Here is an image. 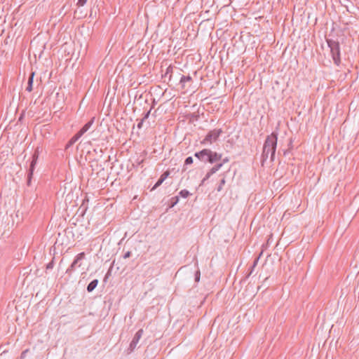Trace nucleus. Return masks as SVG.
I'll list each match as a JSON object with an SVG mask.
<instances>
[{"label": "nucleus", "mask_w": 359, "mask_h": 359, "mask_svg": "<svg viewBox=\"0 0 359 359\" xmlns=\"http://www.w3.org/2000/svg\"><path fill=\"white\" fill-rule=\"evenodd\" d=\"M98 280L94 279L87 285L86 290L88 292H92L95 288L97 286Z\"/></svg>", "instance_id": "obj_13"}, {"label": "nucleus", "mask_w": 359, "mask_h": 359, "mask_svg": "<svg viewBox=\"0 0 359 359\" xmlns=\"http://www.w3.org/2000/svg\"><path fill=\"white\" fill-rule=\"evenodd\" d=\"M221 160H222V162H221V163H223V165H224V163H228V162L229 161V157H225V158H222V159H221Z\"/></svg>", "instance_id": "obj_32"}, {"label": "nucleus", "mask_w": 359, "mask_h": 359, "mask_svg": "<svg viewBox=\"0 0 359 359\" xmlns=\"http://www.w3.org/2000/svg\"><path fill=\"white\" fill-rule=\"evenodd\" d=\"M225 182H226V181H225V179H224V178H223V179H222V180H221V181H220V182H219V186H218V187H217V190L218 191H220L222 189V187H223V186L224 185Z\"/></svg>", "instance_id": "obj_25"}, {"label": "nucleus", "mask_w": 359, "mask_h": 359, "mask_svg": "<svg viewBox=\"0 0 359 359\" xmlns=\"http://www.w3.org/2000/svg\"><path fill=\"white\" fill-rule=\"evenodd\" d=\"M34 76V72H32L29 76L28 81H27V86L26 88V90L28 92H31L32 90Z\"/></svg>", "instance_id": "obj_12"}, {"label": "nucleus", "mask_w": 359, "mask_h": 359, "mask_svg": "<svg viewBox=\"0 0 359 359\" xmlns=\"http://www.w3.org/2000/svg\"><path fill=\"white\" fill-rule=\"evenodd\" d=\"M143 334V330H139L135 334L128 348V353L133 352L137 347V345Z\"/></svg>", "instance_id": "obj_7"}, {"label": "nucleus", "mask_w": 359, "mask_h": 359, "mask_svg": "<svg viewBox=\"0 0 359 359\" xmlns=\"http://www.w3.org/2000/svg\"><path fill=\"white\" fill-rule=\"evenodd\" d=\"M87 0H78L76 5L78 6H83L86 4Z\"/></svg>", "instance_id": "obj_28"}, {"label": "nucleus", "mask_w": 359, "mask_h": 359, "mask_svg": "<svg viewBox=\"0 0 359 359\" xmlns=\"http://www.w3.org/2000/svg\"><path fill=\"white\" fill-rule=\"evenodd\" d=\"M81 137V136L76 133L68 142L67 144L66 147H69L72 145H73L76 141L79 140V139Z\"/></svg>", "instance_id": "obj_15"}, {"label": "nucleus", "mask_w": 359, "mask_h": 359, "mask_svg": "<svg viewBox=\"0 0 359 359\" xmlns=\"http://www.w3.org/2000/svg\"><path fill=\"white\" fill-rule=\"evenodd\" d=\"M170 174V172L169 170L165 171L161 175L160 178L156 182L154 186L151 188V191H154L156 189H157L159 186H161L162 184V183L169 177Z\"/></svg>", "instance_id": "obj_8"}, {"label": "nucleus", "mask_w": 359, "mask_h": 359, "mask_svg": "<svg viewBox=\"0 0 359 359\" xmlns=\"http://www.w3.org/2000/svg\"><path fill=\"white\" fill-rule=\"evenodd\" d=\"M215 172H211V169L207 172V174L205 175V177L203 179L202 182H201V184H203L205 183V182L206 180H208L211 175H212L213 174H215Z\"/></svg>", "instance_id": "obj_18"}, {"label": "nucleus", "mask_w": 359, "mask_h": 359, "mask_svg": "<svg viewBox=\"0 0 359 359\" xmlns=\"http://www.w3.org/2000/svg\"><path fill=\"white\" fill-rule=\"evenodd\" d=\"M144 122V119H140V121L138 122V123L137 125V127L138 129H141L142 128Z\"/></svg>", "instance_id": "obj_29"}, {"label": "nucleus", "mask_w": 359, "mask_h": 359, "mask_svg": "<svg viewBox=\"0 0 359 359\" xmlns=\"http://www.w3.org/2000/svg\"><path fill=\"white\" fill-rule=\"evenodd\" d=\"M151 111V108H150L149 111H147L146 113L144 114V116L142 119H144V121L147 120L150 115Z\"/></svg>", "instance_id": "obj_26"}, {"label": "nucleus", "mask_w": 359, "mask_h": 359, "mask_svg": "<svg viewBox=\"0 0 359 359\" xmlns=\"http://www.w3.org/2000/svg\"><path fill=\"white\" fill-rule=\"evenodd\" d=\"M326 42L327 43L328 47L330 48V53L334 63L337 66H339L341 64V51L340 44L339 41L327 39H326Z\"/></svg>", "instance_id": "obj_3"}, {"label": "nucleus", "mask_w": 359, "mask_h": 359, "mask_svg": "<svg viewBox=\"0 0 359 359\" xmlns=\"http://www.w3.org/2000/svg\"><path fill=\"white\" fill-rule=\"evenodd\" d=\"M27 353L28 350L23 351L20 355V359H24L26 357Z\"/></svg>", "instance_id": "obj_30"}, {"label": "nucleus", "mask_w": 359, "mask_h": 359, "mask_svg": "<svg viewBox=\"0 0 359 359\" xmlns=\"http://www.w3.org/2000/svg\"><path fill=\"white\" fill-rule=\"evenodd\" d=\"M191 194L187 189H182L180 191L179 195L182 198H187Z\"/></svg>", "instance_id": "obj_17"}, {"label": "nucleus", "mask_w": 359, "mask_h": 359, "mask_svg": "<svg viewBox=\"0 0 359 359\" xmlns=\"http://www.w3.org/2000/svg\"><path fill=\"white\" fill-rule=\"evenodd\" d=\"M155 104H156V102H155V100H154L153 104H152V106H151V109H152V108H154V107Z\"/></svg>", "instance_id": "obj_34"}, {"label": "nucleus", "mask_w": 359, "mask_h": 359, "mask_svg": "<svg viewBox=\"0 0 359 359\" xmlns=\"http://www.w3.org/2000/svg\"><path fill=\"white\" fill-rule=\"evenodd\" d=\"M278 142V133L273 132L268 135L264 141L263 151L262 154V164L268 158L270 155V160L273 162L275 159V154Z\"/></svg>", "instance_id": "obj_1"}, {"label": "nucleus", "mask_w": 359, "mask_h": 359, "mask_svg": "<svg viewBox=\"0 0 359 359\" xmlns=\"http://www.w3.org/2000/svg\"><path fill=\"white\" fill-rule=\"evenodd\" d=\"M179 201V197L178 196H175V197H172V199H171V205L170 207H173L175 206Z\"/></svg>", "instance_id": "obj_22"}, {"label": "nucleus", "mask_w": 359, "mask_h": 359, "mask_svg": "<svg viewBox=\"0 0 359 359\" xmlns=\"http://www.w3.org/2000/svg\"><path fill=\"white\" fill-rule=\"evenodd\" d=\"M194 156L201 162L213 164L221 161L222 154L213 151L209 149H203L200 151L196 152Z\"/></svg>", "instance_id": "obj_2"}, {"label": "nucleus", "mask_w": 359, "mask_h": 359, "mask_svg": "<svg viewBox=\"0 0 359 359\" xmlns=\"http://www.w3.org/2000/svg\"><path fill=\"white\" fill-rule=\"evenodd\" d=\"M222 166H223V163H216L211 168V172H215L216 173Z\"/></svg>", "instance_id": "obj_16"}, {"label": "nucleus", "mask_w": 359, "mask_h": 359, "mask_svg": "<svg viewBox=\"0 0 359 359\" xmlns=\"http://www.w3.org/2000/svg\"><path fill=\"white\" fill-rule=\"evenodd\" d=\"M200 277H201V272H200V270H199V269H198V270L196 271L195 274H194V279H195V281H196V283L199 282V280H200Z\"/></svg>", "instance_id": "obj_23"}, {"label": "nucleus", "mask_w": 359, "mask_h": 359, "mask_svg": "<svg viewBox=\"0 0 359 359\" xmlns=\"http://www.w3.org/2000/svg\"><path fill=\"white\" fill-rule=\"evenodd\" d=\"M215 172H211V169L207 172V174L205 175V177L203 179L202 182H201V184H203L205 183V182L206 180H208L211 175H212L213 174H215Z\"/></svg>", "instance_id": "obj_19"}, {"label": "nucleus", "mask_w": 359, "mask_h": 359, "mask_svg": "<svg viewBox=\"0 0 359 359\" xmlns=\"http://www.w3.org/2000/svg\"><path fill=\"white\" fill-rule=\"evenodd\" d=\"M172 72L173 67L172 65L168 66L164 74L162 75L163 79H165V78L168 76V81H170L172 77Z\"/></svg>", "instance_id": "obj_10"}, {"label": "nucleus", "mask_w": 359, "mask_h": 359, "mask_svg": "<svg viewBox=\"0 0 359 359\" xmlns=\"http://www.w3.org/2000/svg\"><path fill=\"white\" fill-rule=\"evenodd\" d=\"M54 267L53 259L46 265V269H52Z\"/></svg>", "instance_id": "obj_27"}, {"label": "nucleus", "mask_w": 359, "mask_h": 359, "mask_svg": "<svg viewBox=\"0 0 359 359\" xmlns=\"http://www.w3.org/2000/svg\"><path fill=\"white\" fill-rule=\"evenodd\" d=\"M193 163V158L191 156H189L186 158L184 161V165H188Z\"/></svg>", "instance_id": "obj_24"}, {"label": "nucleus", "mask_w": 359, "mask_h": 359, "mask_svg": "<svg viewBox=\"0 0 359 359\" xmlns=\"http://www.w3.org/2000/svg\"><path fill=\"white\" fill-rule=\"evenodd\" d=\"M289 153H290V149H287V150L284 151L283 154H284V156H286V155H287Z\"/></svg>", "instance_id": "obj_33"}, {"label": "nucleus", "mask_w": 359, "mask_h": 359, "mask_svg": "<svg viewBox=\"0 0 359 359\" xmlns=\"http://www.w3.org/2000/svg\"><path fill=\"white\" fill-rule=\"evenodd\" d=\"M215 172H211V169L207 172V174L205 175V177L203 179L202 182H201V184H203L205 183V182L206 180H208L211 175H212L213 174H215Z\"/></svg>", "instance_id": "obj_20"}, {"label": "nucleus", "mask_w": 359, "mask_h": 359, "mask_svg": "<svg viewBox=\"0 0 359 359\" xmlns=\"http://www.w3.org/2000/svg\"><path fill=\"white\" fill-rule=\"evenodd\" d=\"M222 130L221 129H215L210 130L205 137V138L201 142L202 144H212L215 142L219 137L220 136Z\"/></svg>", "instance_id": "obj_6"}, {"label": "nucleus", "mask_w": 359, "mask_h": 359, "mask_svg": "<svg viewBox=\"0 0 359 359\" xmlns=\"http://www.w3.org/2000/svg\"><path fill=\"white\" fill-rule=\"evenodd\" d=\"M95 117H93L89 121H88L77 133L81 137L84 133H86L92 126L94 123Z\"/></svg>", "instance_id": "obj_9"}, {"label": "nucleus", "mask_w": 359, "mask_h": 359, "mask_svg": "<svg viewBox=\"0 0 359 359\" xmlns=\"http://www.w3.org/2000/svg\"><path fill=\"white\" fill-rule=\"evenodd\" d=\"M114 263V261L112 262V264H111L110 269L108 270L107 273L104 276V281H105V282L107 281V278L111 276V271L113 267Z\"/></svg>", "instance_id": "obj_21"}, {"label": "nucleus", "mask_w": 359, "mask_h": 359, "mask_svg": "<svg viewBox=\"0 0 359 359\" xmlns=\"http://www.w3.org/2000/svg\"><path fill=\"white\" fill-rule=\"evenodd\" d=\"M131 256V252L130 251H128L126 252L124 255L123 256V259H127V258H129Z\"/></svg>", "instance_id": "obj_31"}, {"label": "nucleus", "mask_w": 359, "mask_h": 359, "mask_svg": "<svg viewBox=\"0 0 359 359\" xmlns=\"http://www.w3.org/2000/svg\"><path fill=\"white\" fill-rule=\"evenodd\" d=\"M86 257V254L84 252L79 253L74 258L72 263L70 266L67 269L66 273L69 276H71L72 273L75 271L76 267H80L81 266V261L83 260Z\"/></svg>", "instance_id": "obj_5"}, {"label": "nucleus", "mask_w": 359, "mask_h": 359, "mask_svg": "<svg viewBox=\"0 0 359 359\" xmlns=\"http://www.w3.org/2000/svg\"><path fill=\"white\" fill-rule=\"evenodd\" d=\"M262 252H261L260 254L259 255V256L255 259L253 264L250 268V270L249 273L246 275L245 278H248L253 273L254 269L257 266L259 259L260 257L262 256Z\"/></svg>", "instance_id": "obj_11"}, {"label": "nucleus", "mask_w": 359, "mask_h": 359, "mask_svg": "<svg viewBox=\"0 0 359 359\" xmlns=\"http://www.w3.org/2000/svg\"><path fill=\"white\" fill-rule=\"evenodd\" d=\"M190 81H192V78L191 76L188 75V76H184L182 75L181 77H180V83L182 85V88H184L185 86V83L187 82H190Z\"/></svg>", "instance_id": "obj_14"}, {"label": "nucleus", "mask_w": 359, "mask_h": 359, "mask_svg": "<svg viewBox=\"0 0 359 359\" xmlns=\"http://www.w3.org/2000/svg\"><path fill=\"white\" fill-rule=\"evenodd\" d=\"M42 149L41 147H37L33 154H32V161L30 163V165H29V168L28 170V173H27V184L28 186H30L31 185V181H32V176H33V173H34V170L35 169V166L37 163V161H38V158H39V154L41 153Z\"/></svg>", "instance_id": "obj_4"}]
</instances>
